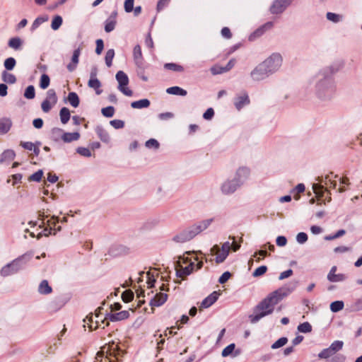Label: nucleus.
<instances>
[{
	"instance_id": "f257e3e1",
	"label": "nucleus",
	"mask_w": 362,
	"mask_h": 362,
	"mask_svg": "<svg viewBox=\"0 0 362 362\" xmlns=\"http://www.w3.org/2000/svg\"><path fill=\"white\" fill-rule=\"evenodd\" d=\"M205 255L201 251H189L179 257L176 265L177 276L184 278L194 271L201 269Z\"/></svg>"
},
{
	"instance_id": "f03ea898",
	"label": "nucleus",
	"mask_w": 362,
	"mask_h": 362,
	"mask_svg": "<svg viewBox=\"0 0 362 362\" xmlns=\"http://www.w3.org/2000/svg\"><path fill=\"white\" fill-rule=\"evenodd\" d=\"M159 275L160 274L156 269H152L146 272H143L139 274L138 283L140 284V289L136 291V296L139 299V307L144 303V300L140 299L141 296L144 297V288L146 287L147 288H151L153 287H156V284H157V279L158 278Z\"/></svg>"
},
{
	"instance_id": "7ed1b4c3",
	"label": "nucleus",
	"mask_w": 362,
	"mask_h": 362,
	"mask_svg": "<svg viewBox=\"0 0 362 362\" xmlns=\"http://www.w3.org/2000/svg\"><path fill=\"white\" fill-rule=\"evenodd\" d=\"M240 247V245L235 241L234 238L232 243L226 242L221 245H215L211 247L209 254L214 259H210V261H215L216 264L221 263L228 257L230 248L235 252Z\"/></svg>"
},
{
	"instance_id": "20e7f679",
	"label": "nucleus",
	"mask_w": 362,
	"mask_h": 362,
	"mask_svg": "<svg viewBox=\"0 0 362 362\" xmlns=\"http://www.w3.org/2000/svg\"><path fill=\"white\" fill-rule=\"evenodd\" d=\"M104 354H106L104 358L105 362H114L109 358V356H114L117 358L118 356L120 354V350L119 349L118 344L115 342H112L103 346L101 350L96 354V361H100V362H103L102 358L103 357Z\"/></svg>"
},
{
	"instance_id": "39448f33",
	"label": "nucleus",
	"mask_w": 362,
	"mask_h": 362,
	"mask_svg": "<svg viewBox=\"0 0 362 362\" xmlns=\"http://www.w3.org/2000/svg\"><path fill=\"white\" fill-rule=\"evenodd\" d=\"M274 306L266 299H263L256 307L255 314L251 316V321L255 322L259 319L272 313Z\"/></svg>"
},
{
	"instance_id": "423d86ee",
	"label": "nucleus",
	"mask_w": 362,
	"mask_h": 362,
	"mask_svg": "<svg viewBox=\"0 0 362 362\" xmlns=\"http://www.w3.org/2000/svg\"><path fill=\"white\" fill-rule=\"evenodd\" d=\"M337 178L336 175H334L332 173L327 175L325 178V185L326 186V189H324V187L320 184H314L313 186V191L317 197V199L320 200L321 197L324 196V194L327 192V188H335L337 185V180L334 179Z\"/></svg>"
},
{
	"instance_id": "0eeeda50",
	"label": "nucleus",
	"mask_w": 362,
	"mask_h": 362,
	"mask_svg": "<svg viewBox=\"0 0 362 362\" xmlns=\"http://www.w3.org/2000/svg\"><path fill=\"white\" fill-rule=\"evenodd\" d=\"M24 257H21L14 259L12 262L6 264L1 269V275L7 276L18 272L23 268V261Z\"/></svg>"
},
{
	"instance_id": "6e6552de",
	"label": "nucleus",
	"mask_w": 362,
	"mask_h": 362,
	"mask_svg": "<svg viewBox=\"0 0 362 362\" xmlns=\"http://www.w3.org/2000/svg\"><path fill=\"white\" fill-rule=\"evenodd\" d=\"M116 79L118 82L119 90L125 95L132 96L133 94L132 90L129 88V78L126 74L119 71L116 74Z\"/></svg>"
},
{
	"instance_id": "1a4fd4ad",
	"label": "nucleus",
	"mask_w": 362,
	"mask_h": 362,
	"mask_svg": "<svg viewBox=\"0 0 362 362\" xmlns=\"http://www.w3.org/2000/svg\"><path fill=\"white\" fill-rule=\"evenodd\" d=\"M159 288L160 290V292L159 293H156V294L155 295L154 298L151 300V305L152 307L151 308L152 312L153 311V307H158V306L161 305L167 300L168 296H167V294L163 292V291H165L168 290L167 286L164 283H162L159 286Z\"/></svg>"
},
{
	"instance_id": "9d476101",
	"label": "nucleus",
	"mask_w": 362,
	"mask_h": 362,
	"mask_svg": "<svg viewBox=\"0 0 362 362\" xmlns=\"http://www.w3.org/2000/svg\"><path fill=\"white\" fill-rule=\"evenodd\" d=\"M288 293L289 291L288 289L281 288L269 293L266 297V299L274 307L275 305L287 296Z\"/></svg>"
},
{
	"instance_id": "9b49d317",
	"label": "nucleus",
	"mask_w": 362,
	"mask_h": 362,
	"mask_svg": "<svg viewBox=\"0 0 362 362\" xmlns=\"http://www.w3.org/2000/svg\"><path fill=\"white\" fill-rule=\"evenodd\" d=\"M281 59L279 56L275 55L266 60L259 66V69L265 70L266 68H270L269 71H273L281 65Z\"/></svg>"
},
{
	"instance_id": "f8f14e48",
	"label": "nucleus",
	"mask_w": 362,
	"mask_h": 362,
	"mask_svg": "<svg viewBox=\"0 0 362 362\" xmlns=\"http://www.w3.org/2000/svg\"><path fill=\"white\" fill-rule=\"evenodd\" d=\"M102 308H98L97 310H95L94 315H95V329L98 328H105V327L109 325L108 320L105 317V313H103Z\"/></svg>"
},
{
	"instance_id": "ddd939ff",
	"label": "nucleus",
	"mask_w": 362,
	"mask_h": 362,
	"mask_svg": "<svg viewBox=\"0 0 362 362\" xmlns=\"http://www.w3.org/2000/svg\"><path fill=\"white\" fill-rule=\"evenodd\" d=\"M221 294V291H214L203 300L199 305V310L209 308L218 300Z\"/></svg>"
},
{
	"instance_id": "4468645a",
	"label": "nucleus",
	"mask_w": 362,
	"mask_h": 362,
	"mask_svg": "<svg viewBox=\"0 0 362 362\" xmlns=\"http://www.w3.org/2000/svg\"><path fill=\"white\" fill-rule=\"evenodd\" d=\"M38 219H39V221H40V223L39 224V227L40 228L44 227V228H43V230L41 232L38 233L37 238L39 239L42 235L48 236V235H51L52 233V230H51L49 228V227H48L47 226H45V215H44V214H39Z\"/></svg>"
},
{
	"instance_id": "2eb2a0df",
	"label": "nucleus",
	"mask_w": 362,
	"mask_h": 362,
	"mask_svg": "<svg viewBox=\"0 0 362 362\" xmlns=\"http://www.w3.org/2000/svg\"><path fill=\"white\" fill-rule=\"evenodd\" d=\"M12 126V122L11 119L4 117L0 119V134H6Z\"/></svg>"
},
{
	"instance_id": "dca6fc26",
	"label": "nucleus",
	"mask_w": 362,
	"mask_h": 362,
	"mask_svg": "<svg viewBox=\"0 0 362 362\" xmlns=\"http://www.w3.org/2000/svg\"><path fill=\"white\" fill-rule=\"evenodd\" d=\"M336 267H333L327 276L328 279L332 282H339L343 281L345 278L344 276L341 274H336Z\"/></svg>"
},
{
	"instance_id": "f3484780",
	"label": "nucleus",
	"mask_w": 362,
	"mask_h": 362,
	"mask_svg": "<svg viewBox=\"0 0 362 362\" xmlns=\"http://www.w3.org/2000/svg\"><path fill=\"white\" fill-rule=\"evenodd\" d=\"M129 317V310H122L114 313L111 315V319L114 321H120L127 319Z\"/></svg>"
},
{
	"instance_id": "a211bd4d",
	"label": "nucleus",
	"mask_w": 362,
	"mask_h": 362,
	"mask_svg": "<svg viewBox=\"0 0 362 362\" xmlns=\"http://www.w3.org/2000/svg\"><path fill=\"white\" fill-rule=\"evenodd\" d=\"M38 291L41 294H49L52 291V287L49 285L47 280H43L39 285Z\"/></svg>"
},
{
	"instance_id": "6ab92c4d",
	"label": "nucleus",
	"mask_w": 362,
	"mask_h": 362,
	"mask_svg": "<svg viewBox=\"0 0 362 362\" xmlns=\"http://www.w3.org/2000/svg\"><path fill=\"white\" fill-rule=\"evenodd\" d=\"M8 45L16 50L20 49L23 45V40L18 37H12L8 40Z\"/></svg>"
},
{
	"instance_id": "aec40b11",
	"label": "nucleus",
	"mask_w": 362,
	"mask_h": 362,
	"mask_svg": "<svg viewBox=\"0 0 362 362\" xmlns=\"http://www.w3.org/2000/svg\"><path fill=\"white\" fill-rule=\"evenodd\" d=\"M79 55H80L79 49L74 50L73 55H72V58H71V63H70L67 65V69L70 71H72L75 69L76 64H78Z\"/></svg>"
},
{
	"instance_id": "412c9836",
	"label": "nucleus",
	"mask_w": 362,
	"mask_h": 362,
	"mask_svg": "<svg viewBox=\"0 0 362 362\" xmlns=\"http://www.w3.org/2000/svg\"><path fill=\"white\" fill-rule=\"evenodd\" d=\"M80 134L78 132L64 133L62 136V139L64 142L69 143L78 140Z\"/></svg>"
},
{
	"instance_id": "4be33fe9",
	"label": "nucleus",
	"mask_w": 362,
	"mask_h": 362,
	"mask_svg": "<svg viewBox=\"0 0 362 362\" xmlns=\"http://www.w3.org/2000/svg\"><path fill=\"white\" fill-rule=\"evenodd\" d=\"M233 66V63L230 61L226 67H221L219 66H213L211 70L213 74H219L228 71Z\"/></svg>"
},
{
	"instance_id": "5701e85b",
	"label": "nucleus",
	"mask_w": 362,
	"mask_h": 362,
	"mask_svg": "<svg viewBox=\"0 0 362 362\" xmlns=\"http://www.w3.org/2000/svg\"><path fill=\"white\" fill-rule=\"evenodd\" d=\"M150 105V102L147 99H142L140 100L132 103L131 106L134 109H141L148 107Z\"/></svg>"
},
{
	"instance_id": "b1692460",
	"label": "nucleus",
	"mask_w": 362,
	"mask_h": 362,
	"mask_svg": "<svg viewBox=\"0 0 362 362\" xmlns=\"http://www.w3.org/2000/svg\"><path fill=\"white\" fill-rule=\"evenodd\" d=\"M58 222H59V220L55 216H52V218H50L49 219H48L47 221V223H46L47 226L48 227H49V228L51 230L54 231L53 233L54 234H55L56 231H59L61 230V227L60 226H58L57 228H56L57 223Z\"/></svg>"
},
{
	"instance_id": "393cba45",
	"label": "nucleus",
	"mask_w": 362,
	"mask_h": 362,
	"mask_svg": "<svg viewBox=\"0 0 362 362\" xmlns=\"http://www.w3.org/2000/svg\"><path fill=\"white\" fill-rule=\"evenodd\" d=\"M60 119L62 124H66L70 119V111L67 107H62L59 112Z\"/></svg>"
},
{
	"instance_id": "a878e982",
	"label": "nucleus",
	"mask_w": 362,
	"mask_h": 362,
	"mask_svg": "<svg viewBox=\"0 0 362 362\" xmlns=\"http://www.w3.org/2000/svg\"><path fill=\"white\" fill-rule=\"evenodd\" d=\"M2 80L5 83L13 84L16 81V78L13 74L4 71L2 72Z\"/></svg>"
},
{
	"instance_id": "bb28decb",
	"label": "nucleus",
	"mask_w": 362,
	"mask_h": 362,
	"mask_svg": "<svg viewBox=\"0 0 362 362\" xmlns=\"http://www.w3.org/2000/svg\"><path fill=\"white\" fill-rule=\"evenodd\" d=\"M68 101L74 107H77L79 105L78 96L74 92H71L69 93Z\"/></svg>"
},
{
	"instance_id": "cd10ccee",
	"label": "nucleus",
	"mask_w": 362,
	"mask_h": 362,
	"mask_svg": "<svg viewBox=\"0 0 362 362\" xmlns=\"http://www.w3.org/2000/svg\"><path fill=\"white\" fill-rule=\"evenodd\" d=\"M167 93L173 95H186L187 91L178 86L171 87L167 89Z\"/></svg>"
},
{
	"instance_id": "c85d7f7f",
	"label": "nucleus",
	"mask_w": 362,
	"mask_h": 362,
	"mask_svg": "<svg viewBox=\"0 0 362 362\" xmlns=\"http://www.w3.org/2000/svg\"><path fill=\"white\" fill-rule=\"evenodd\" d=\"M45 100L52 103L53 105H55L57 103V96L54 89H49L47 92V96Z\"/></svg>"
},
{
	"instance_id": "c756f323",
	"label": "nucleus",
	"mask_w": 362,
	"mask_h": 362,
	"mask_svg": "<svg viewBox=\"0 0 362 362\" xmlns=\"http://www.w3.org/2000/svg\"><path fill=\"white\" fill-rule=\"evenodd\" d=\"M16 153L13 150L8 149L4 151L1 155V158L0 160L1 162H3L6 160H12L15 158Z\"/></svg>"
},
{
	"instance_id": "7c9ffc66",
	"label": "nucleus",
	"mask_w": 362,
	"mask_h": 362,
	"mask_svg": "<svg viewBox=\"0 0 362 362\" xmlns=\"http://www.w3.org/2000/svg\"><path fill=\"white\" fill-rule=\"evenodd\" d=\"M63 22L62 18L60 16H55L51 23V28L54 30H58L62 25Z\"/></svg>"
},
{
	"instance_id": "2f4dec72",
	"label": "nucleus",
	"mask_w": 362,
	"mask_h": 362,
	"mask_svg": "<svg viewBox=\"0 0 362 362\" xmlns=\"http://www.w3.org/2000/svg\"><path fill=\"white\" fill-rule=\"evenodd\" d=\"M48 21L47 16H40L37 17L33 23L31 25V30H35L37 29L41 24Z\"/></svg>"
},
{
	"instance_id": "473e14b6",
	"label": "nucleus",
	"mask_w": 362,
	"mask_h": 362,
	"mask_svg": "<svg viewBox=\"0 0 362 362\" xmlns=\"http://www.w3.org/2000/svg\"><path fill=\"white\" fill-rule=\"evenodd\" d=\"M344 302L341 300H337L334 302H332L330 304V310L334 312L337 313L340 310H341L344 308Z\"/></svg>"
},
{
	"instance_id": "72a5a7b5",
	"label": "nucleus",
	"mask_w": 362,
	"mask_h": 362,
	"mask_svg": "<svg viewBox=\"0 0 362 362\" xmlns=\"http://www.w3.org/2000/svg\"><path fill=\"white\" fill-rule=\"evenodd\" d=\"M343 345L344 344L341 341H335L330 345L329 349L333 354H334L337 351L342 349Z\"/></svg>"
},
{
	"instance_id": "f704fd0d",
	"label": "nucleus",
	"mask_w": 362,
	"mask_h": 362,
	"mask_svg": "<svg viewBox=\"0 0 362 362\" xmlns=\"http://www.w3.org/2000/svg\"><path fill=\"white\" fill-rule=\"evenodd\" d=\"M50 79L48 75L44 74L41 76L40 86L42 89H46L49 85Z\"/></svg>"
},
{
	"instance_id": "c9c22d12",
	"label": "nucleus",
	"mask_w": 362,
	"mask_h": 362,
	"mask_svg": "<svg viewBox=\"0 0 362 362\" xmlns=\"http://www.w3.org/2000/svg\"><path fill=\"white\" fill-rule=\"evenodd\" d=\"M35 96V88L33 86H29L26 88L24 97L28 99H33Z\"/></svg>"
},
{
	"instance_id": "e433bc0d",
	"label": "nucleus",
	"mask_w": 362,
	"mask_h": 362,
	"mask_svg": "<svg viewBox=\"0 0 362 362\" xmlns=\"http://www.w3.org/2000/svg\"><path fill=\"white\" fill-rule=\"evenodd\" d=\"M16 64V61L13 57H8L4 61V67L7 70H12Z\"/></svg>"
},
{
	"instance_id": "4c0bfd02",
	"label": "nucleus",
	"mask_w": 362,
	"mask_h": 362,
	"mask_svg": "<svg viewBox=\"0 0 362 362\" xmlns=\"http://www.w3.org/2000/svg\"><path fill=\"white\" fill-rule=\"evenodd\" d=\"M134 298V293L131 290H126L122 294V300L125 303L130 302Z\"/></svg>"
},
{
	"instance_id": "58836bf2",
	"label": "nucleus",
	"mask_w": 362,
	"mask_h": 362,
	"mask_svg": "<svg viewBox=\"0 0 362 362\" xmlns=\"http://www.w3.org/2000/svg\"><path fill=\"white\" fill-rule=\"evenodd\" d=\"M298 330L300 332L308 333L312 331V327L308 322H303L298 325Z\"/></svg>"
},
{
	"instance_id": "ea45409f",
	"label": "nucleus",
	"mask_w": 362,
	"mask_h": 362,
	"mask_svg": "<svg viewBox=\"0 0 362 362\" xmlns=\"http://www.w3.org/2000/svg\"><path fill=\"white\" fill-rule=\"evenodd\" d=\"M249 103V100L247 95H244L238 98V100L235 103V106L238 109L241 108L244 105L247 104Z\"/></svg>"
},
{
	"instance_id": "a19ab883",
	"label": "nucleus",
	"mask_w": 362,
	"mask_h": 362,
	"mask_svg": "<svg viewBox=\"0 0 362 362\" xmlns=\"http://www.w3.org/2000/svg\"><path fill=\"white\" fill-rule=\"evenodd\" d=\"M282 0H277L274 2L272 7V12L274 13H279L282 11L284 6L281 4Z\"/></svg>"
},
{
	"instance_id": "79ce46f5",
	"label": "nucleus",
	"mask_w": 362,
	"mask_h": 362,
	"mask_svg": "<svg viewBox=\"0 0 362 362\" xmlns=\"http://www.w3.org/2000/svg\"><path fill=\"white\" fill-rule=\"evenodd\" d=\"M115 56V52L113 49H109L105 54V62L107 66H110L112 64V59Z\"/></svg>"
},
{
	"instance_id": "37998d69",
	"label": "nucleus",
	"mask_w": 362,
	"mask_h": 362,
	"mask_svg": "<svg viewBox=\"0 0 362 362\" xmlns=\"http://www.w3.org/2000/svg\"><path fill=\"white\" fill-rule=\"evenodd\" d=\"M287 341L288 340L286 337L280 338L272 345V348L273 349H276L282 347L287 343Z\"/></svg>"
},
{
	"instance_id": "c03bdc74",
	"label": "nucleus",
	"mask_w": 362,
	"mask_h": 362,
	"mask_svg": "<svg viewBox=\"0 0 362 362\" xmlns=\"http://www.w3.org/2000/svg\"><path fill=\"white\" fill-rule=\"evenodd\" d=\"M305 190V186L303 184H299L296 186V187L293 189V193H296L294 195H293V198L296 199V200H298L300 198V196H299V193H301L303 192H304Z\"/></svg>"
},
{
	"instance_id": "a18cd8bd",
	"label": "nucleus",
	"mask_w": 362,
	"mask_h": 362,
	"mask_svg": "<svg viewBox=\"0 0 362 362\" xmlns=\"http://www.w3.org/2000/svg\"><path fill=\"white\" fill-rule=\"evenodd\" d=\"M165 68L175 71H182L184 70L182 66L173 63L165 64Z\"/></svg>"
},
{
	"instance_id": "49530a36",
	"label": "nucleus",
	"mask_w": 362,
	"mask_h": 362,
	"mask_svg": "<svg viewBox=\"0 0 362 362\" xmlns=\"http://www.w3.org/2000/svg\"><path fill=\"white\" fill-rule=\"evenodd\" d=\"M267 270V267L266 266L259 267L254 271L252 275L255 277L260 276L266 273Z\"/></svg>"
},
{
	"instance_id": "de8ad7c7",
	"label": "nucleus",
	"mask_w": 362,
	"mask_h": 362,
	"mask_svg": "<svg viewBox=\"0 0 362 362\" xmlns=\"http://www.w3.org/2000/svg\"><path fill=\"white\" fill-rule=\"evenodd\" d=\"M235 347V346L234 344H230V345L227 346L222 351V356L226 357L231 354L234 351Z\"/></svg>"
},
{
	"instance_id": "09e8293b",
	"label": "nucleus",
	"mask_w": 362,
	"mask_h": 362,
	"mask_svg": "<svg viewBox=\"0 0 362 362\" xmlns=\"http://www.w3.org/2000/svg\"><path fill=\"white\" fill-rule=\"evenodd\" d=\"M42 175H43L42 171L40 170L35 172V173H33V175H31L29 177V180L39 182L41 180Z\"/></svg>"
},
{
	"instance_id": "8fccbe9b",
	"label": "nucleus",
	"mask_w": 362,
	"mask_h": 362,
	"mask_svg": "<svg viewBox=\"0 0 362 362\" xmlns=\"http://www.w3.org/2000/svg\"><path fill=\"white\" fill-rule=\"evenodd\" d=\"M114 112H115V110H114L113 107H111V106L102 109L103 115L107 117H112L114 115Z\"/></svg>"
},
{
	"instance_id": "3c124183",
	"label": "nucleus",
	"mask_w": 362,
	"mask_h": 362,
	"mask_svg": "<svg viewBox=\"0 0 362 362\" xmlns=\"http://www.w3.org/2000/svg\"><path fill=\"white\" fill-rule=\"evenodd\" d=\"M54 105H53L52 103L48 102L47 100H45L42 104H41V107H42V110L44 112H48L50 111V110L52 109V107L54 106Z\"/></svg>"
},
{
	"instance_id": "603ef678",
	"label": "nucleus",
	"mask_w": 362,
	"mask_h": 362,
	"mask_svg": "<svg viewBox=\"0 0 362 362\" xmlns=\"http://www.w3.org/2000/svg\"><path fill=\"white\" fill-rule=\"evenodd\" d=\"M115 23H116V22L113 19H110V20L107 21V22L105 23V31L109 33V32L113 30L115 28Z\"/></svg>"
},
{
	"instance_id": "864d4df0",
	"label": "nucleus",
	"mask_w": 362,
	"mask_h": 362,
	"mask_svg": "<svg viewBox=\"0 0 362 362\" xmlns=\"http://www.w3.org/2000/svg\"><path fill=\"white\" fill-rule=\"evenodd\" d=\"M101 85L98 80L92 78V88H94L97 94H100L102 92L100 88Z\"/></svg>"
},
{
	"instance_id": "5fc2aeb1",
	"label": "nucleus",
	"mask_w": 362,
	"mask_h": 362,
	"mask_svg": "<svg viewBox=\"0 0 362 362\" xmlns=\"http://www.w3.org/2000/svg\"><path fill=\"white\" fill-rule=\"evenodd\" d=\"M76 152L83 156H86V157H89L90 156V151L87 148H84V147H78L77 149H76Z\"/></svg>"
},
{
	"instance_id": "6e6d98bb",
	"label": "nucleus",
	"mask_w": 362,
	"mask_h": 362,
	"mask_svg": "<svg viewBox=\"0 0 362 362\" xmlns=\"http://www.w3.org/2000/svg\"><path fill=\"white\" fill-rule=\"evenodd\" d=\"M134 0H126L124 2V10L126 12L129 13L133 11Z\"/></svg>"
},
{
	"instance_id": "4d7b16f0",
	"label": "nucleus",
	"mask_w": 362,
	"mask_h": 362,
	"mask_svg": "<svg viewBox=\"0 0 362 362\" xmlns=\"http://www.w3.org/2000/svg\"><path fill=\"white\" fill-rule=\"evenodd\" d=\"M333 354L330 351L329 348L322 350L318 355L320 358H327L329 356H332Z\"/></svg>"
},
{
	"instance_id": "13d9d810",
	"label": "nucleus",
	"mask_w": 362,
	"mask_h": 362,
	"mask_svg": "<svg viewBox=\"0 0 362 362\" xmlns=\"http://www.w3.org/2000/svg\"><path fill=\"white\" fill-rule=\"evenodd\" d=\"M307 240L308 235L305 233H299L296 236V240L300 244L305 243Z\"/></svg>"
},
{
	"instance_id": "bf43d9fd",
	"label": "nucleus",
	"mask_w": 362,
	"mask_h": 362,
	"mask_svg": "<svg viewBox=\"0 0 362 362\" xmlns=\"http://www.w3.org/2000/svg\"><path fill=\"white\" fill-rule=\"evenodd\" d=\"M110 124L115 129H120L124 126V122L119 119H115L110 122Z\"/></svg>"
},
{
	"instance_id": "052dcab7",
	"label": "nucleus",
	"mask_w": 362,
	"mask_h": 362,
	"mask_svg": "<svg viewBox=\"0 0 362 362\" xmlns=\"http://www.w3.org/2000/svg\"><path fill=\"white\" fill-rule=\"evenodd\" d=\"M104 47L103 41L102 40H98L96 41L95 52L98 54H100Z\"/></svg>"
},
{
	"instance_id": "680f3d73",
	"label": "nucleus",
	"mask_w": 362,
	"mask_h": 362,
	"mask_svg": "<svg viewBox=\"0 0 362 362\" xmlns=\"http://www.w3.org/2000/svg\"><path fill=\"white\" fill-rule=\"evenodd\" d=\"M231 276V274L228 272H224L218 279L220 284H224L226 282Z\"/></svg>"
},
{
	"instance_id": "e2e57ef3",
	"label": "nucleus",
	"mask_w": 362,
	"mask_h": 362,
	"mask_svg": "<svg viewBox=\"0 0 362 362\" xmlns=\"http://www.w3.org/2000/svg\"><path fill=\"white\" fill-rule=\"evenodd\" d=\"M327 18L328 20L333 21V22H337L340 19V16L339 15H337L333 13H327Z\"/></svg>"
},
{
	"instance_id": "0e129e2a",
	"label": "nucleus",
	"mask_w": 362,
	"mask_h": 362,
	"mask_svg": "<svg viewBox=\"0 0 362 362\" xmlns=\"http://www.w3.org/2000/svg\"><path fill=\"white\" fill-rule=\"evenodd\" d=\"M146 146L148 148H157L159 146L158 142L155 139H150L146 141Z\"/></svg>"
},
{
	"instance_id": "69168bd1",
	"label": "nucleus",
	"mask_w": 362,
	"mask_h": 362,
	"mask_svg": "<svg viewBox=\"0 0 362 362\" xmlns=\"http://www.w3.org/2000/svg\"><path fill=\"white\" fill-rule=\"evenodd\" d=\"M287 243V240L284 236H279L276 238V244L278 246L283 247Z\"/></svg>"
},
{
	"instance_id": "338daca9",
	"label": "nucleus",
	"mask_w": 362,
	"mask_h": 362,
	"mask_svg": "<svg viewBox=\"0 0 362 362\" xmlns=\"http://www.w3.org/2000/svg\"><path fill=\"white\" fill-rule=\"evenodd\" d=\"M214 115V110L212 108H209L204 113V118L206 119H211Z\"/></svg>"
},
{
	"instance_id": "774afa93",
	"label": "nucleus",
	"mask_w": 362,
	"mask_h": 362,
	"mask_svg": "<svg viewBox=\"0 0 362 362\" xmlns=\"http://www.w3.org/2000/svg\"><path fill=\"white\" fill-rule=\"evenodd\" d=\"M33 126L37 129H40L43 126V120L41 118L35 119L33 122Z\"/></svg>"
}]
</instances>
